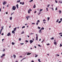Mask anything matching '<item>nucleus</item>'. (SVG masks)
Returning a JSON list of instances; mask_svg holds the SVG:
<instances>
[{"label": "nucleus", "instance_id": "1", "mask_svg": "<svg viewBox=\"0 0 62 62\" xmlns=\"http://www.w3.org/2000/svg\"><path fill=\"white\" fill-rule=\"evenodd\" d=\"M12 9L14 10H15L16 9V7L15 6H13L12 8Z\"/></svg>", "mask_w": 62, "mask_h": 62}, {"label": "nucleus", "instance_id": "2", "mask_svg": "<svg viewBox=\"0 0 62 62\" xmlns=\"http://www.w3.org/2000/svg\"><path fill=\"white\" fill-rule=\"evenodd\" d=\"M3 27H1V28H2L0 30V34H1V33H2V30H3V29H4V28H3Z\"/></svg>", "mask_w": 62, "mask_h": 62}, {"label": "nucleus", "instance_id": "3", "mask_svg": "<svg viewBox=\"0 0 62 62\" xmlns=\"http://www.w3.org/2000/svg\"><path fill=\"white\" fill-rule=\"evenodd\" d=\"M30 43L31 44V43H33V41L31 40L30 41Z\"/></svg>", "mask_w": 62, "mask_h": 62}, {"label": "nucleus", "instance_id": "4", "mask_svg": "<svg viewBox=\"0 0 62 62\" xmlns=\"http://www.w3.org/2000/svg\"><path fill=\"white\" fill-rule=\"evenodd\" d=\"M10 32H9L7 35V36H9L10 35Z\"/></svg>", "mask_w": 62, "mask_h": 62}, {"label": "nucleus", "instance_id": "5", "mask_svg": "<svg viewBox=\"0 0 62 62\" xmlns=\"http://www.w3.org/2000/svg\"><path fill=\"white\" fill-rule=\"evenodd\" d=\"M6 4H7V2L6 1H4L3 4V5H5Z\"/></svg>", "mask_w": 62, "mask_h": 62}, {"label": "nucleus", "instance_id": "6", "mask_svg": "<svg viewBox=\"0 0 62 62\" xmlns=\"http://www.w3.org/2000/svg\"><path fill=\"white\" fill-rule=\"evenodd\" d=\"M18 6H19V5H18V4L16 5V7L17 9H18V8H19Z\"/></svg>", "mask_w": 62, "mask_h": 62}, {"label": "nucleus", "instance_id": "7", "mask_svg": "<svg viewBox=\"0 0 62 62\" xmlns=\"http://www.w3.org/2000/svg\"><path fill=\"white\" fill-rule=\"evenodd\" d=\"M15 31H12V33H13V34H15V32H14Z\"/></svg>", "mask_w": 62, "mask_h": 62}, {"label": "nucleus", "instance_id": "8", "mask_svg": "<svg viewBox=\"0 0 62 62\" xmlns=\"http://www.w3.org/2000/svg\"><path fill=\"white\" fill-rule=\"evenodd\" d=\"M39 33H41V29L39 30Z\"/></svg>", "mask_w": 62, "mask_h": 62}, {"label": "nucleus", "instance_id": "9", "mask_svg": "<svg viewBox=\"0 0 62 62\" xmlns=\"http://www.w3.org/2000/svg\"><path fill=\"white\" fill-rule=\"evenodd\" d=\"M54 44L56 45V44H57V43H56V42H54Z\"/></svg>", "mask_w": 62, "mask_h": 62}, {"label": "nucleus", "instance_id": "10", "mask_svg": "<svg viewBox=\"0 0 62 62\" xmlns=\"http://www.w3.org/2000/svg\"><path fill=\"white\" fill-rule=\"evenodd\" d=\"M31 54V53H27V55H30V54Z\"/></svg>", "mask_w": 62, "mask_h": 62}, {"label": "nucleus", "instance_id": "11", "mask_svg": "<svg viewBox=\"0 0 62 62\" xmlns=\"http://www.w3.org/2000/svg\"><path fill=\"white\" fill-rule=\"evenodd\" d=\"M36 5L35 4L34 5V6H33V8H36Z\"/></svg>", "mask_w": 62, "mask_h": 62}, {"label": "nucleus", "instance_id": "12", "mask_svg": "<svg viewBox=\"0 0 62 62\" xmlns=\"http://www.w3.org/2000/svg\"><path fill=\"white\" fill-rule=\"evenodd\" d=\"M50 17H47V21H48L50 20Z\"/></svg>", "mask_w": 62, "mask_h": 62}, {"label": "nucleus", "instance_id": "13", "mask_svg": "<svg viewBox=\"0 0 62 62\" xmlns=\"http://www.w3.org/2000/svg\"><path fill=\"white\" fill-rule=\"evenodd\" d=\"M36 40H38V36H37L36 37Z\"/></svg>", "mask_w": 62, "mask_h": 62}, {"label": "nucleus", "instance_id": "14", "mask_svg": "<svg viewBox=\"0 0 62 62\" xmlns=\"http://www.w3.org/2000/svg\"><path fill=\"white\" fill-rule=\"evenodd\" d=\"M59 2L60 3V4H61V3H62V1L60 0L59 1Z\"/></svg>", "mask_w": 62, "mask_h": 62}, {"label": "nucleus", "instance_id": "15", "mask_svg": "<svg viewBox=\"0 0 62 62\" xmlns=\"http://www.w3.org/2000/svg\"><path fill=\"white\" fill-rule=\"evenodd\" d=\"M13 56L14 58H16V55L14 54L13 55Z\"/></svg>", "mask_w": 62, "mask_h": 62}, {"label": "nucleus", "instance_id": "16", "mask_svg": "<svg viewBox=\"0 0 62 62\" xmlns=\"http://www.w3.org/2000/svg\"><path fill=\"white\" fill-rule=\"evenodd\" d=\"M59 12L60 14H61V10H60L59 11Z\"/></svg>", "mask_w": 62, "mask_h": 62}, {"label": "nucleus", "instance_id": "17", "mask_svg": "<svg viewBox=\"0 0 62 62\" xmlns=\"http://www.w3.org/2000/svg\"><path fill=\"white\" fill-rule=\"evenodd\" d=\"M12 17H10V20H12Z\"/></svg>", "mask_w": 62, "mask_h": 62}, {"label": "nucleus", "instance_id": "18", "mask_svg": "<svg viewBox=\"0 0 62 62\" xmlns=\"http://www.w3.org/2000/svg\"><path fill=\"white\" fill-rule=\"evenodd\" d=\"M44 28L43 27H42V28L41 29V30H44Z\"/></svg>", "mask_w": 62, "mask_h": 62}, {"label": "nucleus", "instance_id": "19", "mask_svg": "<svg viewBox=\"0 0 62 62\" xmlns=\"http://www.w3.org/2000/svg\"><path fill=\"white\" fill-rule=\"evenodd\" d=\"M33 0H31L30 1H29V2H30V3H31L32 2H33Z\"/></svg>", "mask_w": 62, "mask_h": 62}, {"label": "nucleus", "instance_id": "20", "mask_svg": "<svg viewBox=\"0 0 62 62\" xmlns=\"http://www.w3.org/2000/svg\"><path fill=\"white\" fill-rule=\"evenodd\" d=\"M61 21H60L58 22V23H61Z\"/></svg>", "mask_w": 62, "mask_h": 62}, {"label": "nucleus", "instance_id": "21", "mask_svg": "<svg viewBox=\"0 0 62 62\" xmlns=\"http://www.w3.org/2000/svg\"><path fill=\"white\" fill-rule=\"evenodd\" d=\"M12 45H14V42H12Z\"/></svg>", "mask_w": 62, "mask_h": 62}, {"label": "nucleus", "instance_id": "22", "mask_svg": "<svg viewBox=\"0 0 62 62\" xmlns=\"http://www.w3.org/2000/svg\"><path fill=\"white\" fill-rule=\"evenodd\" d=\"M58 21H59V19H57V20L56 21V23H57V22H58Z\"/></svg>", "mask_w": 62, "mask_h": 62}, {"label": "nucleus", "instance_id": "23", "mask_svg": "<svg viewBox=\"0 0 62 62\" xmlns=\"http://www.w3.org/2000/svg\"><path fill=\"white\" fill-rule=\"evenodd\" d=\"M26 18H27V20H28V16H27L26 17Z\"/></svg>", "mask_w": 62, "mask_h": 62}, {"label": "nucleus", "instance_id": "24", "mask_svg": "<svg viewBox=\"0 0 62 62\" xmlns=\"http://www.w3.org/2000/svg\"><path fill=\"white\" fill-rule=\"evenodd\" d=\"M16 30V28H15L14 29V31H15Z\"/></svg>", "mask_w": 62, "mask_h": 62}, {"label": "nucleus", "instance_id": "25", "mask_svg": "<svg viewBox=\"0 0 62 62\" xmlns=\"http://www.w3.org/2000/svg\"><path fill=\"white\" fill-rule=\"evenodd\" d=\"M20 0H18V1H17V3H18V2H20Z\"/></svg>", "mask_w": 62, "mask_h": 62}, {"label": "nucleus", "instance_id": "26", "mask_svg": "<svg viewBox=\"0 0 62 62\" xmlns=\"http://www.w3.org/2000/svg\"><path fill=\"white\" fill-rule=\"evenodd\" d=\"M24 33V32L23 31V32H21V34H23Z\"/></svg>", "mask_w": 62, "mask_h": 62}, {"label": "nucleus", "instance_id": "27", "mask_svg": "<svg viewBox=\"0 0 62 62\" xmlns=\"http://www.w3.org/2000/svg\"><path fill=\"white\" fill-rule=\"evenodd\" d=\"M50 4H49V5H47V7L49 8V6H50Z\"/></svg>", "mask_w": 62, "mask_h": 62}, {"label": "nucleus", "instance_id": "28", "mask_svg": "<svg viewBox=\"0 0 62 62\" xmlns=\"http://www.w3.org/2000/svg\"><path fill=\"white\" fill-rule=\"evenodd\" d=\"M24 2H23L22 3V5H24Z\"/></svg>", "mask_w": 62, "mask_h": 62}, {"label": "nucleus", "instance_id": "29", "mask_svg": "<svg viewBox=\"0 0 62 62\" xmlns=\"http://www.w3.org/2000/svg\"><path fill=\"white\" fill-rule=\"evenodd\" d=\"M21 38H19V41H20V40H21Z\"/></svg>", "mask_w": 62, "mask_h": 62}, {"label": "nucleus", "instance_id": "30", "mask_svg": "<svg viewBox=\"0 0 62 62\" xmlns=\"http://www.w3.org/2000/svg\"><path fill=\"white\" fill-rule=\"evenodd\" d=\"M42 10H43V9H40V11H42Z\"/></svg>", "mask_w": 62, "mask_h": 62}, {"label": "nucleus", "instance_id": "31", "mask_svg": "<svg viewBox=\"0 0 62 62\" xmlns=\"http://www.w3.org/2000/svg\"><path fill=\"white\" fill-rule=\"evenodd\" d=\"M25 28V26H23V27H22V28Z\"/></svg>", "mask_w": 62, "mask_h": 62}, {"label": "nucleus", "instance_id": "32", "mask_svg": "<svg viewBox=\"0 0 62 62\" xmlns=\"http://www.w3.org/2000/svg\"><path fill=\"white\" fill-rule=\"evenodd\" d=\"M51 39H54V38H53V37H52V38H51Z\"/></svg>", "mask_w": 62, "mask_h": 62}, {"label": "nucleus", "instance_id": "33", "mask_svg": "<svg viewBox=\"0 0 62 62\" xmlns=\"http://www.w3.org/2000/svg\"><path fill=\"white\" fill-rule=\"evenodd\" d=\"M25 41L26 42H28V40H26Z\"/></svg>", "mask_w": 62, "mask_h": 62}, {"label": "nucleus", "instance_id": "34", "mask_svg": "<svg viewBox=\"0 0 62 62\" xmlns=\"http://www.w3.org/2000/svg\"><path fill=\"white\" fill-rule=\"evenodd\" d=\"M2 55L3 56H5V54H3Z\"/></svg>", "mask_w": 62, "mask_h": 62}, {"label": "nucleus", "instance_id": "35", "mask_svg": "<svg viewBox=\"0 0 62 62\" xmlns=\"http://www.w3.org/2000/svg\"><path fill=\"white\" fill-rule=\"evenodd\" d=\"M29 11H32V10L31 9H29V10H28Z\"/></svg>", "mask_w": 62, "mask_h": 62}, {"label": "nucleus", "instance_id": "36", "mask_svg": "<svg viewBox=\"0 0 62 62\" xmlns=\"http://www.w3.org/2000/svg\"><path fill=\"white\" fill-rule=\"evenodd\" d=\"M38 61H39V62L40 61V59H38Z\"/></svg>", "mask_w": 62, "mask_h": 62}, {"label": "nucleus", "instance_id": "37", "mask_svg": "<svg viewBox=\"0 0 62 62\" xmlns=\"http://www.w3.org/2000/svg\"><path fill=\"white\" fill-rule=\"evenodd\" d=\"M38 56V55H36V56H35V57H37Z\"/></svg>", "mask_w": 62, "mask_h": 62}, {"label": "nucleus", "instance_id": "38", "mask_svg": "<svg viewBox=\"0 0 62 62\" xmlns=\"http://www.w3.org/2000/svg\"><path fill=\"white\" fill-rule=\"evenodd\" d=\"M39 24V23L37 22L36 23V25H38V24Z\"/></svg>", "mask_w": 62, "mask_h": 62}, {"label": "nucleus", "instance_id": "39", "mask_svg": "<svg viewBox=\"0 0 62 62\" xmlns=\"http://www.w3.org/2000/svg\"><path fill=\"white\" fill-rule=\"evenodd\" d=\"M32 24H35V23H32Z\"/></svg>", "mask_w": 62, "mask_h": 62}, {"label": "nucleus", "instance_id": "40", "mask_svg": "<svg viewBox=\"0 0 62 62\" xmlns=\"http://www.w3.org/2000/svg\"><path fill=\"white\" fill-rule=\"evenodd\" d=\"M43 22H46V20H45V19H44L43 20Z\"/></svg>", "mask_w": 62, "mask_h": 62}, {"label": "nucleus", "instance_id": "41", "mask_svg": "<svg viewBox=\"0 0 62 62\" xmlns=\"http://www.w3.org/2000/svg\"><path fill=\"white\" fill-rule=\"evenodd\" d=\"M40 14V12H39V13L38 14V15H39V14Z\"/></svg>", "mask_w": 62, "mask_h": 62}, {"label": "nucleus", "instance_id": "42", "mask_svg": "<svg viewBox=\"0 0 62 62\" xmlns=\"http://www.w3.org/2000/svg\"><path fill=\"white\" fill-rule=\"evenodd\" d=\"M57 10V8L56 7L55 8V10Z\"/></svg>", "mask_w": 62, "mask_h": 62}, {"label": "nucleus", "instance_id": "43", "mask_svg": "<svg viewBox=\"0 0 62 62\" xmlns=\"http://www.w3.org/2000/svg\"><path fill=\"white\" fill-rule=\"evenodd\" d=\"M60 47H61V46H62V45L61 44H60Z\"/></svg>", "mask_w": 62, "mask_h": 62}, {"label": "nucleus", "instance_id": "44", "mask_svg": "<svg viewBox=\"0 0 62 62\" xmlns=\"http://www.w3.org/2000/svg\"><path fill=\"white\" fill-rule=\"evenodd\" d=\"M55 2L56 3H57V2H58L56 0H55Z\"/></svg>", "mask_w": 62, "mask_h": 62}, {"label": "nucleus", "instance_id": "45", "mask_svg": "<svg viewBox=\"0 0 62 62\" xmlns=\"http://www.w3.org/2000/svg\"><path fill=\"white\" fill-rule=\"evenodd\" d=\"M37 22H39H39H40V21L39 20H38V21H37Z\"/></svg>", "mask_w": 62, "mask_h": 62}, {"label": "nucleus", "instance_id": "46", "mask_svg": "<svg viewBox=\"0 0 62 62\" xmlns=\"http://www.w3.org/2000/svg\"><path fill=\"white\" fill-rule=\"evenodd\" d=\"M25 59V58H24L22 59V60H24V59Z\"/></svg>", "mask_w": 62, "mask_h": 62}, {"label": "nucleus", "instance_id": "47", "mask_svg": "<svg viewBox=\"0 0 62 62\" xmlns=\"http://www.w3.org/2000/svg\"><path fill=\"white\" fill-rule=\"evenodd\" d=\"M46 9L47 11H48V8H46Z\"/></svg>", "mask_w": 62, "mask_h": 62}, {"label": "nucleus", "instance_id": "48", "mask_svg": "<svg viewBox=\"0 0 62 62\" xmlns=\"http://www.w3.org/2000/svg\"><path fill=\"white\" fill-rule=\"evenodd\" d=\"M24 44V43H20V44L21 45H23V44Z\"/></svg>", "mask_w": 62, "mask_h": 62}, {"label": "nucleus", "instance_id": "49", "mask_svg": "<svg viewBox=\"0 0 62 62\" xmlns=\"http://www.w3.org/2000/svg\"><path fill=\"white\" fill-rule=\"evenodd\" d=\"M28 13H30V11H29V10L28 12Z\"/></svg>", "mask_w": 62, "mask_h": 62}, {"label": "nucleus", "instance_id": "50", "mask_svg": "<svg viewBox=\"0 0 62 62\" xmlns=\"http://www.w3.org/2000/svg\"><path fill=\"white\" fill-rule=\"evenodd\" d=\"M38 45L39 46V47H41V46L39 44Z\"/></svg>", "mask_w": 62, "mask_h": 62}, {"label": "nucleus", "instance_id": "51", "mask_svg": "<svg viewBox=\"0 0 62 62\" xmlns=\"http://www.w3.org/2000/svg\"><path fill=\"white\" fill-rule=\"evenodd\" d=\"M38 29H40V27H38Z\"/></svg>", "mask_w": 62, "mask_h": 62}, {"label": "nucleus", "instance_id": "52", "mask_svg": "<svg viewBox=\"0 0 62 62\" xmlns=\"http://www.w3.org/2000/svg\"><path fill=\"white\" fill-rule=\"evenodd\" d=\"M51 9L53 10H54V8H51Z\"/></svg>", "mask_w": 62, "mask_h": 62}, {"label": "nucleus", "instance_id": "53", "mask_svg": "<svg viewBox=\"0 0 62 62\" xmlns=\"http://www.w3.org/2000/svg\"><path fill=\"white\" fill-rule=\"evenodd\" d=\"M4 35V33H2V34H1V35L2 36H3V35Z\"/></svg>", "mask_w": 62, "mask_h": 62}, {"label": "nucleus", "instance_id": "54", "mask_svg": "<svg viewBox=\"0 0 62 62\" xmlns=\"http://www.w3.org/2000/svg\"><path fill=\"white\" fill-rule=\"evenodd\" d=\"M5 40V39H2V40L3 41V40Z\"/></svg>", "mask_w": 62, "mask_h": 62}, {"label": "nucleus", "instance_id": "55", "mask_svg": "<svg viewBox=\"0 0 62 62\" xmlns=\"http://www.w3.org/2000/svg\"><path fill=\"white\" fill-rule=\"evenodd\" d=\"M20 4H22V2H20Z\"/></svg>", "mask_w": 62, "mask_h": 62}, {"label": "nucleus", "instance_id": "56", "mask_svg": "<svg viewBox=\"0 0 62 62\" xmlns=\"http://www.w3.org/2000/svg\"><path fill=\"white\" fill-rule=\"evenodd\" d=\"M37 12V11H36L35 12H34V13H35Z\"/></svg>", "mask_w": 62, "mask_h": 62}, {"label": "nucleus", "instance_id": "57", "mask_svg": "<svg viewBox=\"0 0 62 62\" xmlns=\"http://www.w3.org/2000/svg\"><path fill=\"white\" fill-rule=\"evenodd\" d=\"M6 14H8V12H6Z\"/></svg>", "mask_w": 62, "mask_h": 62}, {"label": "nucleus", "instance_id": "58", "mask_svg": "<svg viewBox=\"0 0 62 62\" xmlns=\"http://www.w3.org/2000/svg\"><path fill=\"white\" fill-rule=\"evenodd\" d=\"M5 51V49H3V52H4V51Z\"/></svg>", "mask_w": 62, "mask_h": 62}, {"label": "nucleus", "instance_id": "59", "mask_svg": "<svg viewBox=\"0 0 62 62\" xmlns=\"http://www.w3.org/2000/svg\"><path fill=\"white\" fill-rule=\"evenodd\" d=\"M47 44V45H50V44Z\"/></svg>", "mask_w": 62, "mask_h": 62}, {"label": "nucleus", "instance_id": "60", "mask_svg": "<svg viewBox=\"0 0 62 62\" xmlns=\"http://www.w3.org/2000/svg\"><path fill=\"white\" fill-rule=\"evenodd\" d=\"M62 33H59V34L60 35V34H62Z\"/></svg>", "mask_w": 62, "mask_h": 62}, {"label": "nucleus", "instance_id": "61", "mask_svg": "<svg viewBox=\"0 0 62 62\" xmlns=\"http://www.w3.org/2000/svg\"><path fill=\"white\" fill-rule=\"evenodd\" d=\"M0 11L1 12V8L0 9Z\"/></svg>", "mask_w": 62, "mask_h": 62}, {"label": "nucleus", "instance_id": "62", "mask_svg": "<svg viewBox=\"0 0 62 62\" xmlns=\"http://www.w3.org/2000/svg\"><path fill=\"white\" fill-rule=\"evenodd\" d=\"M25 25H27V23L25 24Z\"/></svg>", "mask_w": 62, "mask_h": 62}, {"label": "nucleus", "instance_id": "63", "mask_svg": "<svg viewBox=\"0 0 62 62\" xmlns=\"http://www.w3.org/2000/svg\"><path fill=\"white\" fill-rule=\"evenodd\" d=\"M54 6V5H53V4H52V5H51V6H52V7H53V6Z\"/></svg>", "mask_w": 62, "mask_h": 62}, {"label": "nucleus", "instance_id": "64", "mask_svg": "<svg viewBox=\"0 0 62 62\" xmlns=\"http://www.w3.org/2000/svg\"><path fill=\"white\" fill-rule=\"evenodd\" d=\"M60 20H61V21H62V18H61L60 19Z\"/></svg>", "mask_w": 62, "mask_h": 62}]
</instances>
